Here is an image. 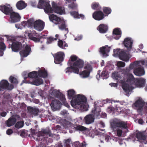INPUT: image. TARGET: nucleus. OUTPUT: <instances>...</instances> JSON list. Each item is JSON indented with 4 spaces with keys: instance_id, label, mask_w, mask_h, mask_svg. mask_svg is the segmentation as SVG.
Listing matches in <instances>:
<instances>
[{
    "instance_id": "obj_24",
    "label": "nucleus",
    "mask_w": 147,
    "mask_h": 147,
    "mask_svg": "<svg viewBox=\"0 0 147 147\" xmlns=\"http://www.w3.org/2000/svg\"><path fill=\"white\" fill-rule=\"evenodd\" d=\"M27 5V4L22 0L18 1L16 4L17 8L19 10H22L25 8Z\"/></svg>"
},
{
    "instance_id": "obj_16",
    "label": "nucleus",
    "mask_w": 147,
    "mask_h": 147,
    "mask_svg": "<svg viewBox=\"0 0 147 147\" xmlns=\"http://www.w3.org/2000/svg\"><path fill=\"white\" fill-rule=\"evenodd\" d=\"M64 57V53L62 52H58L54 56V62L56 64H59L62 61Z\"/></svg>"
},
{
    "instance_id": "obj_63",
    "label": "nucleus",
    "mask_w": 147,
    "mask_h": 147,
    "mask_svg": "<svg viewBox=\"0 0 147 147\" xmlns=\"http://www.w3.org/2000/svg\"><path fill=\"white\" fill-rule=\"evenodd\" d=\"M1 56H2L3 54V52H1Z\"/></svg>"
},
{
    "instance_id": "obj_47",
    "label": "nucleus",
    "mask_w": 147,
    "mask_h": 147,
    "mask_svg": "<svg viewBox=\"0 0 147 147\" xmlns=\"http://www.w3.org/2000/svg\"><path fill=\"white\" fill-rule=\"evenodd\" d=\"M5 48V45L2 42H0V49H1L4 50Z\"/></svg>"
},
{
    "instance_id": "obj_39",
    "label": "nucleus",
    "mask_w": 147,
    "mask_h": 147,
    "mask_svg": "<svg viewBox=\"0 0 147 147\" xmlns=\"http://www.w3.org/2000/svg\"><path fill=\"white\" fill-rule=\"evenodd\" d=\"M24 123L22 121L17 122L15 125V127L17 128L22 127L24 125Z\"/></svg>"
},
{
    "instance_id": "obj_6",
    "label": "nucleus",
    "mask_w": 147,
    "mask_h": 147,
    "mask_svg": "<svg viewBox=\"0 0 147 147\" xmlns=\"http://www.w3.org/2000/svg\"><path fill=\"white\" fill-rule=\"evenodd\" d=\"M49 18L51 21L58 24L60 29L63 30L65 28V21L63 18H60L56 15L53 14L49 16Z\"/></svg>"
},
{
    "instance_id": "obj_34",
    "label": "nucleus",
    "mask_w": 147,
    "mask_h": 147,
    "mask_svg": "<svg viewBox=\"0 0 147 147\" xmlns=\"http://www.w3.org/2000/svg\"><path fill=\"white\" fill-rule=\"evenodd\" d=\"M66 3L68 4V6L69 8L72 9H74L76 8L77 7V5L74 2L71 3H68L67 2H66Z\"/></svg>"
},
{
    "instance_id": "obj_31",
    "label": "nucleus",
    "mask_w": 147,
    "mask_h": 147,
    "mask_svg": "<svg viewBox=\"0 0 147 147\" xmlns=\"http://www.w3.org/2000/svg\"><path fill=\"white\" fill-rule=\"evenodd\" d=\"M76 94L74 90L73 89L69 90L67 91V94L69 99L74 97Z\"/></svg>"
},
{
    "instance_id": "obj_53",
    "label": "nucleus",
    "mask_w": 147,
    "mask_h": 147,
    "mask_svg": "<svg viewBox=\"0 0 147 147\" xmlns=\"http://www.w3.org/2000/svg\"><path fill=\"white\" fill-rule=\"evenodd\" d=\"M34 109V108H33L31 107H27V109L28 110V111L32 113V111H33Z\"/></svg>"
},
{
    "instance_id": "obj_62",
    "label": "nucleus",
    "mask_w": 147,
    "mask_h": 147,
    "mask_svg": "<svg viewBox=\"0 0 147 147\" xmlns=\"http://www.w3.org/2000/svg\"><path fill=\"white\" fill-rule=\"evenodd\" d=\"M117 109L116 108L115 109H114V111H117Z\"/></svg>"
},
{
    "instance_id": "obj_5",
    "label": "nucleus",
    "mask_w": 147,
    "mask_h": 147,
    "mask_svg": "<svg viewBox=\"0 0 147 147\" xmlns=\"http://www.w3.org/2000/svg\"><path fill=\"white\" fill-rule=\"evenodd\" d=\"M84 62L81 60H78L74 64L73 66L71 67H68L65 70V72L66 74L69 75L71 73V71L75 74H78L79 69L78 68L82 67L83 65Z\"/></svg>"
},
{
    "instance_id": "obj_30",
    "label": "nucleus",
    "mask_w": 147,
    "mask_h": 147,
    "mask_svg": "<svg viewBox=\"0 0 147 147\" xmlns=\"http://www.w3.org/2000/svg\"><path fill=\"white\" fill-rule=\"evenodd\" d=\"M58 45L59 47L62 49H64L65 47H67L68 45L65 42H63L62 40H59L58 42Z\"/></svg>"
},
{
    "instance_id": "obj_4",
    "label": "nucleus",
    "mask_w": 147,
    "mask_h": 147,
    "mask_svg": "<svg viewBox=\"0 0 147 147\" xmlns=\"http://www.w3.org/2000/svg\"><path fill=\"white\" fill-rule=\"evenodd\" d=\"M143 61H136L130 64L129 68L130 69H134V73L135 75L141 76L145 74V71L142 66L144 65Z\"/></svg>"
},
{
    "instance_id": "obj_2",
    "label": "nucleus",
    "mask_w": 147,
    "mask_h": 147,
    "mask_svg": "<svg viewBox=\"0 0 147 147\" xmlns=\"http://www.w3.org/2000/svg\"><path fill=\"white\" fill-rule=\"evenodd\" d=\"M49 3V1L47 0H39L38 7L39 8H44V11L47 13H55L60 15L65 13L63 8L58 6L54 2H52L51 7Z\"/></svg>"
},
{
    "instance_id": "obj_20",
    "label": "nucleus",
    "mask_w": 147,
    "mask_h": 147,
    "mask_svg": "<svg viewBox=\"0 0 147 147\" xmlns=\"http://www.w3.org/2000/svg\"><path fill=\"white\" fill-rule=\"evenodd\" d=\"M30 47L26 45L24 48L20 52V54L22 57H27L30 52Z\"/></svg>"
},
{
    "instance_id": "obj_14",
    "label": "nucleus",
    "mask_w": 147,
    "mask_h": 147,
    "mask_svg": "<svg viewBox=\"0 0 147 147\" xmlns=\"http://www.w3.org/2000/svg\"><path fill=\"white\" fill-rule=\"evenodd\" d=\"M0 10L6 14H10L12 12V7L9 5L0 6Z\"/></svg>"
},
{
    "instance_id": "obj_57",
    "label": "nucleus",
    "mask_w": 147,
    "mask_h": 147,
    "mask_svg": "<svg viewBox=\"0 0 147 147\" xmlns=\"http://www.w3.org/2000/svg\"><path fill=\"white\" fill-rule=\"evenodd\" d=\"M6 114V113L5 112H3L1 113V115L3 117H5Z\"/></svg>"
},
{
    "instance_id": "obj_9",
    "label": "nucleus",
    "mask_w": 147,
    "mask_h": 147,
    "mask_svg": "<svg viewBox=\"0 0 147 147\" xmlns=\"http://www.w3.org/2000/svg\"><path fill=\"white\" fill-rule=\"evenodd\" d=\"M85 70L79 73L81 78H85L89 76L90 71L92 70L91 66L89 64H87L84 67Z\"/></svg>"
},
{
    "instance_id": "obj_27",
    "label": "nucleus",
    "mask_w": 147,
    "mask_h": 147,
    "mask_svg": "<svg viewBox=\"0 0 147 147\" xmlns=\"http://www.w3.org/2000/svg\"><path fill=\"white\" fill-rule=\"evenodd\" d=\"M86 123L87 124H90L93 122L94 121V116L91 115L86 116L84 118Z\"/></svg>"
},
{
    "instance_id": "obj_15",
    "label": "nucleus",
    "mask_w": 147,
    "mask_h": 147,
    "mask_svg": "<svg viewBox=\"0 0 147 147\" xmlns=\"http://www.w3.org/2000/svg\"><path fill=\"white\" fill-rule=\"evenodd\" d=\"M111 49V47L106 45L100 48L99 51L103 57H107L109 55L108 53Z\"/></svg>"
},
{
    "instance_id": "obj_51",
    "label": "nucleus",
    "mask_w": 147,
    "mask_h": 147,
    "mask_svg": "<svg viewBox=\"0 0 147 147\" xmlns=\"http://www.w3.org/2000/svg\"><path fill=\"white\" fill-rule=\"evenodd\" d=\"M78 18H81V19H83L85 18V15L83 14H80L79 15H78Z\"/></svg>"
},
{
    "instance_id": "obj_26",
    "label": "nucleus",
    "mask_w": 147,
    "mask_h": 147,
    "mask_svg": "<svg viewBox=\"0 0 147 147\" xmlns=\"http://www.w3.org/2000/svg\"><path fill=\"white\" fill-rule=\"evenodd\" d=\"M42 82L43 81L41 78H37L34 81H30L28 83L36 86H39L42 84Z\"/></svg>"
},
{
    "instance_id": "obj_25",
    "label": "nucleus",
    "mask_w": 147,
    "mask_h": 147,
    "mask_svg": "<svg viewBox=\"0 0 147 147\" xmlns=\"http://www.w3.org/2000/svg\"><path fill=\"white\" fill-rule=\"evenodd\" d=\"M21 45V44L18 42H13L12 45L11 49L12 51L15 52L18 51L19 49V47Z\"/></svg>"
},
{
    "instance_id": "obj_3",
    "label": "nucleus",
    "mask_w": 147,
    "mask_h": 147,
    "mask_svg": "<svg viewBox=\"0 0 147 147\" xmlns=\"http://www.w3.org/2000/svg\"><path fill=\"white\" fill-rule=\"evenodd\" d=\"M71 106L76 109L81 108L86 111L88 107L86 97L84 95L79 94L76 95L71 101Z\"/></svg>"
},
{
    "instance_id": "obj_55",
    "label": "nucleus",
    "mask_w": 147,
    "mask_h": 147,
    "mask_svg": "<svg viewBox=\"0 0 147 147\" xmlns=\"http://www.w3.org/2000/svg\"><path fill=\"white\" fill-rule=\"evenodd\" d=\"M82 38V36L81 35L79 36H78L77 38H75L74 40H77V41L79 40H80Z\"/></svg>"
},
{
    "instance_id": "obj_50",
    "label": "nucleus",
    "mask_w": 147,
    "mask_h": 147,
    "mask_svg": "<svg viewBox=\"0 0 147 147\" xmlns=\"http://www.w3.org/2000/svg\"><path fill=\"white\" fill-rule=\"evenodd\" d=\"M7 134L8 135L11 134L13 133V131L11 129H8L6 131Z\"/></svg>"
},
{
    "instance_id": "obj_45",
    "label": "nucleus",
    "mask_w": 147,
    "mask_h": 147,
    "mask_svg": "<svg viewBox=\"0 0 147 147\" xmlns=\"http://www.w3.org/2000/svg\"><path fill=\"white\" fill-rule=\"evenodd\" d=\"M29 38L32 40H33L34 41L37 42L39 41V39L38 38H36L35 37H31L30 36V35H28Z\"/></svg>"
},
{
    "instance_id": "obj_60",
    "label": "nucleus",
    "mask_w": 147,
    "mask_h": 147,
    "mask_svg": "<svg viewBox=\"0 0 147 147\" xmlns=\"http://www.w3.org/2000/svg\"><path fill=\"white\" fill-rule=\"evenodd\" d=\"M113 109L111 107H109L108 109V111H109L110 110V111H112L113 110Z\"/></svg>"
},
{
    "instance_id": "obj_8",
    "label": "nucleus",
    "mask_w": 147,
    "mask_h": 147,
    "mask_svg": "<svg viewBox=\"0 0 147 147\" xmlns=\"http://www.w3.org/2000/svg\"><path fill=\"white\" fill-rule=\"evenodd\" d=\"M45 78L47 76V72L45 70H40L37 73L36 71H33L30 73L28 74V76L30 78H34L38 76Z\"/></svg>"
},
{
    "instance_id": "obj_37",
    "label": "nucleus",
    "mask_w": 147,
    "mask_h": 147,
    "mask_svg": "<svg viewBox=\"0 0 147 147\" xmlns=\"http://www.w3.org/2000/svg\"><path fill=\"white\" fill-rule=\"evenodd\" d=\"M59 35L58 34H56L55 35V38H53L50 37L47 39V44H50L51 43L52 41H53L54 40H57V38H58Z\"/></svg>"
},
{
    "instance_id": "obj_48",
    "label": "nucleus",
    "mask_w": 147,
    "mask_h": 147,
    "mask_svg": "<svg viewBox=\"0 0 147 147\" xmlns=\"http://www.w3.org/2000/svg\"><path fill=\"white\" fill-rule=\"evenodd\" d=\"M122 131L121 130L118 129L117 131V134L118 136H121V135Z\"/></svg>"
},
{
    "instance_id": "obj_38",
    "label": "nucleus",
    "mask_w": 147,
    "mask_h": 147,
    "mask_svg": "<svg viewBox=\"0 0 147 147\" xmlns=\"http://www.w3.org/2000/svg\"><path fill=\"white\" fill-rule=\"evenodd\" d=\"M91 7L92 9L96 10L98 8H99L100 6L99 3L96 2H94L92 4Z\"/></svg>"
},
{
    "instance_id": "obj_42",
    "label": "nucleus",
    "mask_w": 147,
    "mask_h": 147,
    "mask_svg": "<svg viewBox=\"0 0 147 147\" xmlns=\"http://www.w3.org/2000/svg\"><path fill=\"white\" fill-rule=\"evenodd\" d=\"M9 81L11 83L16 84L18 83V81L16 78L14 77L11 76L9 78Z\"/></svg>"
},
{
    "instance_id": "obj_21",
    "label": "nucleus",
    "mask_w": 147,
    "mask_h": 147,
    "mask_svg": "<svg viewBox=\"0 0 147 147\" xmlns=\"http://www.w3.org/2000/svg\"><path fill=\"white\" fill-rule=\"evenodd\" d=\"M61 104L59 101L54 100L52 102L51 106L52 109L54 111L58 110L60 108Z\"/></svg>"
},
{
    "instance_id": "obj_13",
    "label": "nucleus",
    "mask_w": 147,
    "mask_h": 147,
    "mask_svg": "<svg viewBox=\"0 0 147 147\" xmlns=\"http://www.w3.org/2000/svg\"><path fill=\"white\" fill-rule=\"evenodd\" d=\"M33 20L31 19L27 22L24 21L22 22V24H16L15 26L16 28L18 29H21L23 27L26 26L27 27H30L33 23Z\"/></svg>"
},
{
    "instance_id": "obj_56",
    "label": "nucleus",
    "mask_w": 147,
    "mask_h": 147,
    "mask_svg": "<svg viewBox=\"0 0 147 147\" xmlns=\"http://www.w3.org/2000/svg\"><path fill=\"white\" fill-rule=\"evenodd\" d=\"M43 132L44 133V134H46V135H48L49 136H51L50 135V133H49V131H43Z\"/></svg>"
},
{
    "instance_id": "obj_19",
    "label": "nucleus",
    "mask_w": 147,
    "mask_h": 147,
    "mask_svg": "<svg viewBox=\"0 0 147 147\" xmlns=\"http://www.w3.org/2000/svg\"><path fill=\"white\" fill-rule=\"evenodd\" d=\"M10 14L11 22H16L20 20L21 17L18 13L12 12Z\"/></svg>"
},
{
    "instance_id": "obj_52",
    "label": "nucleus",
    "mask_w": 147,
    "mask_h": 147,
    "mask_svg": "<svg viewBox=\"0 0 147 147\" xmlns=\"http://www.w3.org/2000/svg\"><path fill=\"white\" fill-rule=\"evenodd\" d=\"M38 112V110L35 108H34L33 111H32V113L36 114Z\"/></svg>"
},
{
    "instance_id": "obj_46",
    "label": "nucleus",
    "mask_w": 147,
    "mask_h": 147,
    "mask_svg": "<svg viewBox=\"0 0 147 147\" xmlns=\"http://www.w3.org/2000/svg\"><path fill=\"white\" fill-rule=\"evenodd\" d=\"M70 59L71 61H73L77 60V57L75 55H72L70 57Z\"/></svg>"
},
{
    "instance_id": "obj_7",
    "label": "nucleus",
    "mask_w": 147,
    "mask_h": 147,
    "mask_svg": "<svg viewBox=\"0 0 147 147\" xmlns=\"http://www.w3.org/2000/svg\"><path fill=\"white\" fill-rule=\"evenodd\" d=\"M113 55L116 57L118 55L119 58L121 60L125 61H127L129 59V57L124 51L119 49H114L113 50Z\"/></svg>"
},
{
    "instance_id": "obj_32",
    "label": "nucleus",
    "mask_w": 147,
    "mask_h": 147,
    "mask_svg": "<svg viewBox=\"0 0 147 147\" xmlns=\"http://www.w3.org/2000/svg\"><path fill=\"white\" fill-rule=\"evenodd\" d=\"M103 11L104 13L105 16H108L111 12V10L109 8L105 7L103 8Z\"/></svg>"
},
{
    "instance_id": "obj_43",
    "label": "nucleus",
    "mask_w": 147,
    "mask_h": 147,
    "mask_svg": "<svg viewBox=\"0 0 147 147\" xmlns=\"http://www.w3.org/2000/svg\"><path fill=\"white\" fill-rule=\"evenodd\" d=\"M117 126L121 127L123 128H126V127L125 124L123 122L117 123Z\"/></svg>"
},
{
    "instance_id": "obj_12",
    "label": "nucleus",
    "mask_w": 147,
    "mask_h": 147,
    "mask_svg": "<svg viewBox=\"0 0 147 147\" xmlns=\"http://www.w3.org/2000/svg\"><path fill=\"white\" fill-rule=\"evenodd\" d=\"M105 15L103 12L101 11H95L92 14L93 18L96 20H100L105 18Z\"/></svg>"
},
{
    "instance_id": "obj_23",
    "label": "nucleus",
    "mask_w": 147,
    "mask_h": 147,
    "mask_svg": "<svg viewBox=\"0 0 147 147\" xmlns=\"http://www.w3.org/2000/svg\"><path fill=\"white\" fill-rule=\"evenodd\" d=\"M97 30L100 33H104L107 30L108 26L106 25L101 24L98 27Z\"/></svg>"
},
{
    "instance_id": "obj_49",
    "label": "nucleus",
    "mask_w": 147,
    "mask_h": 147,
    "mask_svg": "<svg viewBox=\"0 0 147 147\" xmlns=\"http://www.w3.org/2000/svg\"><path fill=\"white\" fill-rule=\"evenodd\" d=\"M78 129L80 130H84L86 129V128L80 125L78 127Z\"/></svg>"
},
{
    "instance_id": "obj_28",
    "label": "nucleus",
    "mask_w": 147,
    "mask_h": 147,
    "mask_svg": "<svg viewBox=\"0 0 147 147\" xmlns=\"http://www.w3.org/2000/svg\"><path fill=\"white\" fill-rule=\"evenodd\" d=\"M16 122V119L13 117L9 118L7 122V125L9 127L13 125Z\"/></svg>"
},
{
    "instance_id": "obj_64",
    "label": "nucleus",
    "mask_w": 147,
    "mask_h": 147,
    "mask_svg": "<svg viewBox=\"0 0 147 147\" xmlns=\"http://www.w3.org/2000/svg\"><path fill=\"white\" fill-rule=\"evenodd\" d=\"M146 89H147V86H146Z\"/></svg>"
},
{
    "instance_id": "obj_54",
    "label": "nucleus",
    "mask_w": 147,
    "mask_h": 147,
    "mask_svg": "<svg viewBox=\"0 0 147 147\" xmlns=\"http://www.w3.org/2000/svg\"><path fill=\"white\" fill-rule=\"evenodd\" d=\"M112 87H115L117 86V84L116 83H111L109 84Z\"/></svg>"
},
{
    "instance_id": "obj_35",
    "label": "nucleus",
    "mask_w": 147,
    "mask_h": 147,
    "mask_svg": "<svg viewBox=\"0 0 147 147\" xmlns=\"http://www.w3.org/2000/svg\"><path fill=\"white\" fill-rule=\"evenodd\" d=\"M65 147H74L73 144L72 143L70 140L68 139L65 141Z\"/></svg>"
},
{
    "instance_id": "obj_18",
    "label": "nucleus",
    "mask_w": 147,
    "mask_h": 147,
    "mask_svg": "<svg viewBox=\"0 0 147 147\" xmlns=\"http://www.w3.org/2000/svg\"><path fill=\"white\" fill-rule=\"evenodd\" d=\"M133 42V41L131 38H127L124 39L123 44L127 50H130L132 48Z\"/></svg>"
},
{
    "instance_id": "obj_40",
    "label": "nucleus",
    "mask_w": 147,
    "mask_h": 147,
    "mask_svg": "<svg viewBox=\"0 0 147 147\" xmlns=\"http://www.w3.org/2000/svg\"><path fill=\"white\" fill-rule=\"evenodd\" d=\"M117 66L119 67H122L125 66V63L123 61H118L117 63Z\"/></svg>"
},
{
    "instance_id": "obj_29",
    "label": "nucleus",
    "mask_w": 147,
    "mask_h": 147,
    "mask_svg": "<svg viewBox=\"0 0 147 147\" xmlns=\"http://www.w3.org/2000/svg\"><path fill=\"white\" fill-rule=\"evenodd\" d=\"M108 74L105 71H103L101 73L100 76L98 74L96 75V78L98 80H99V78H106L107 77Z\"/></svg>"
},
{
    "instance_id": "obj_59",
    "label": "nucleus",
    "mask_w": 147,
    "mask_h": 147,
    "mask_svg": "<svg viewBox=\"0 0 147 147\" xmlns=\"http://www.w3.org/2000/svg\"><path fill=\"white\" fill-rule=\"evenodd\" d=\"M138 122L140 124H142L143 123V121L142 119H139L138 121Z\"/></svg>"
},
{
    "instance_id": "obj_36",
    "label": "nucleus",
    "mask_w": 147,
    "mask_h": 147,
    "mask_svg": "<svg viewBox=\"0 0 147 147\" xmlns=\"http://www.w3.org/2000/svg\"><path fill=\"white\" fill-rule=\"evenodd\" d=\"M86 144L85 143H80L79 142H77L74 144V146L75 147H85Z\"/></svg>"
},
{
    "instance_id": "obj_22",
    "label": "nucleus",
    "mask_w": 147,
    "mask_h": 147,
    "mask_svg": "<svg viewBox=\"0 0 147 147\" xmlns=\"http://www.w3.org/2000/svg\"><path fill=\"white\" fill-rule=\"evenodd\" d=\"M113 33L114 37L116 39H118L121 36V31L119 28H115L113 30Z\"/></svg>"
},
{
    "instance_id": "obj_10",
    "label": "nucleus",
    "mask_w": 147,
    "mask_h": 147,
    "mask_svg": "<svg viewBox=\"0 0 147 147\" xmlns=\"http://www.w3.org/2000/svg\"><path fill=\"white\" fill-rule=\"evenodd\" d=\"M136 106L138 107V111H146L147 109V104L144 103L142 100L139 99L135 103Z\"/></svg>"
},
{
    "instance_id": "obj_44",
    "label": "nucleus",
    "mask_w": 147,
    "mask_h": 147,
    "mask_svg": "<svg viewBox=\"0 0 147 147\" xmlns=\"http://www.w3.org/2000/svg\"><path fill=\"white\" fill-rule=\"evenodd\" d=\"M112 77L113 79H118V78H119V75L118 72H115L112 74Z\"/></svg>"
},
{
    "instance_id": "obj_17",
    "label": "nucleus",
    "mask_w": 147,
    "mask_h": 147,
    "mask_svg": "<svg viewBox=\"0 0 147 147\" xmlns=\"http://www.w3.org/2000/svg\"><path fill=\"white\" fill-rule=\"evenodd\" d=\"M0 87L5 89L11 90L13 87L12 85H9L8 82L6 80H2L0 82Z\"/></svg>"
},
{
    "instance_id": "obj_33",
    "label": "nucleus",
    "mask_w": 147,
    "mask_h": 147,
    "mask_svg": "<svg viewBox=\"0 0 147 147\" xmlns=\"http://www.w3.org/2000/svg\"><path fill=\"white\" fill-rule=\"evenodd\" d=\"M137 137L138 139L139 140H144L146 137L141 132H138L137 134Z\"/></svg>"
},
{
    "instance_id": "obj_11",
    "label": "nucleus",
    "mask_w": 147,
    "mask_h": 147,
    "mask_svg": "<svg viewBox=\"0 0 147 147\" xmlns=\"http://www.w3.org/2000/svg\"><path fill=\"white\" fill-rule=\"evenodd\" d=\"M34 26L35 29L38 31H40L44 28V24L41 20H38L34 22Z\"/></svg>"
},
{
    "instance_id": "obj_1",
    "label": "nucleus",
    "mask_w": 147,
    "mask_h": 147,
    "mask_svg": "<svg viewBox=\"0 0 147 147\" xmlns=\"http://www.w3.org/2000/svg\"><path fill=\"white\" fill-rule=\"evenodd\" d=\"M123 90L127 94L130 93L133 89L130 86L134 84L136 87L141 88L144 86L146 83V80L143 78L135 79L131 74H125L124 75L123 79L121 80Z\"/></svg>"
},
{
    "instance_id": "obj_41",
    "label": "nucleus",
    "mask_w": 147,
    "mask_h": 147,
    "mask_svg": "<svg viewBox=\"0 0 147 147\" xmlns=\"http://www.w3.org/2000/svg\"><path fill=\"white\" fill-rule=\"evenodd\" d=\"M70 14L71 16L75 18H78V14L77 12L72 11L70 12Z\"/></svg>"
},
{
    "instance_id": "obj_61",
    "label": "nucleus",
    "mask_w": 147,
    "mask_h": 147,
    "mask_svg": "<svg viewBox=\"0 0 147 147\" xmlns=\"http://www.w3.org/2000/svg\"><path fill=\"white\" fill-rule=\"evenodd\" d=\"M140 47H141V48H143V45H142V44H140Z\"/></svg>"
},
{
    "instance_id": "obj_58",
    "label": "nucleus",
    "mask_w": 147,
    "mask_h": 147,
    "mask_svg": "<svg viewBox=\"0 0 147 147\" xmlns=\"http://www.w3.org/2000/svg\"><path fill=\"white\" fill-rule=\"evenodd\" d=\"M63 104H64V105L67 107L68 108L69 107V105L66 102H64Z\"/></svg>"
}]
</instances>
